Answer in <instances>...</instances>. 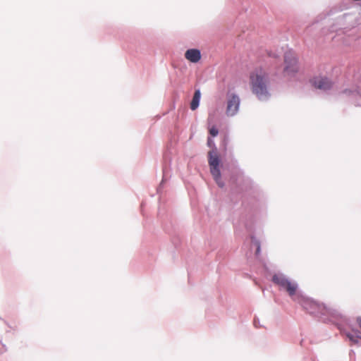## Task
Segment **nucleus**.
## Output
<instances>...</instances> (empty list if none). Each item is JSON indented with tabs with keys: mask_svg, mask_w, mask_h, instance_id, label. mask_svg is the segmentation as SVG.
<instances>
[{
	"mask_svg": "<svg viewBox=\"0 0 361 361\" xmlns=\"http://www.w3.org/2000/svg\"><path fill=\"white\" fill-rule=\"evenodd\" d=\"M353 7L355 8V11L344 13L336 17L335 22L329 27L330 32H337L340 30H350L358 25L357 13L361 8V0H346L343 1L339 6L331 8L326 13V16H334L340 11Z\"/></svg>",
	"mask_w": 361,
	"mask_h": 361,
	"instance_id": "f257e3e1",
	"label": "nucleus"
},
{
	"mask_svg": "<svg viewBox=\"0 0 361 361\" xmlns=\"http://www.w3.org/2000/svg\"><path fill=\"white\" fill-rule=\"evenodd\" d=\"M250 83L252 92L259 101L267 102L270 99L271 93L268 88L270 83L269 73L262 69L256 70L250 73Z\"/></svg>",
	"mask_w": 361,
	"mask_h": 361,
	"instance_id": "f03ea898",
	"label": "nucleus"
},
{
	"mask_svg": "<svg viewBox=\"0 0 361 361\" xmlns=\"http://www.w3.org/2000/svg\"><path fill=\"white\" fill-rule=\"evenodd\" d=\"M214 137H207V145L211 148L208 152V164L210 169V173L213 177L214 180L220 188H224L225 183L222 180L221 168L223 166V163L221 157L217 152V147L213 140Z\"/></svg>",
	"mask_w": 361,
	"mask_h": 361,
	"instance_id": "7ed1b4c3",
	"label": "nucleus"
},
{
	"mask_svg": "<svg viewBox=\"0 0 361 361\" xmlns=\"http://www.w3.org/2000/svg\"><path fill=\"white\" fill-rule=\"evenodd\" d=\"M302 307L314 318L324 323H329L331 319L324 317V312L326 310V305L323 303L320 304L312 298H303L302 302Z\"/></svg>",
	"mask_w": 361,
	"mask_h": 361,
	"instance_id": "20e7f679",
	"label": "nucleus"
},
{
	"mask_svg": "<svg viewBox=\"0 0 361 361\" xmlns=\"http://www.w3.org/2000/svg\"><path fill=\"white\" fill-rule=\"evenodd\" d=\"M272 281L286 290L290 296L295 295L298 288V283L295 281H290L283 274H274L272 276Z\"/></svg>",
	"mask_w": 361,
	"mask_h": 361,
	"instance_id": "39448f33",
	"label": "nucleus"
},
{
	"mask_svg": "<svg viewBox=\"0 0 361 361\" xmlns=\"http://www.w3.org/2000/svg\"><path fill=\"white\" fill-rule=\"evenodd\" d=\"M283 72L290 76H294L299 71L298 59L290 51L284 54Z\"/></svg>",
	"mask_w": 361,
	"mask_h": 361,
	"instance_id": "423d86ee",
	"label": "nucleus"
},
{
	"mask_svg": "<svg viewBox=\"0 0 361 361\" xmlns=\"http://www.w3.org/2000/svg\"><path fill=\"white\" fill-rule=\"evenodd\" d=\"M227 105L226 113L228 116H235L240 107V99L239 96L235 92H228L226 94Z\"/></svg>",
	"mask_w": 361,
	"mask_h": 361,
	"instance_id": "0eeeda50",
	"label": "nucleus"
},
{
	"mask_svg": "<svg viewBox=\"0 0 361 361\" xmlns=\"http://www.w3.org/2000/svg\"><path fill=\"white\" fill-rule=\"evenodd\" d=\"M310 83L316 89L327 91L333 87V82L326 76H314L310 79Z\"/></svg>",
	"mask_w": 361,
	"mask_h": 361,
	"instance_id": "6e6552de",
	"label": "nucleus"
},
{
	"mask_svg": "<svg viewBox=\"0 0 361 361\" xmlns=\"http://www.w3.org/2000/svg\"><path fill=\"white\" fill-rule=\"evenodd\" d=\"M326 311L324 312V317L331 319V322L328 324L332 323L335 324L338 329H341V324L339 323V322L344 321V317L337 310L328 308L326 306Z\"/></svg>",
	"mask_w": 361,
	"mask_h": 361,
	"instance_id": "1a4fd4ad",
	"label": "nucleus"
},
{
	"mask_svg": "<svg viewBox=\"0 0 361 361\" xmlns=\"http://www.w3.org/2000/svg\"><path fill=\"white\" fill-rule=\"evenodd\" d=\"M185 58L192 63H198L202 58L201 51L197 48H190L185 51Z\"/></svg>",
	"mask_w": 361,
	"mask_h": 361,
	"instance_id": "9d476101",
	"label": "nucleus"
},
{
	"mask_svg": "<svg viewBox=\"0 0 361 361\" xmlns=\"http://www.w3.org/2000/svg\"><path fill=\"white\" fill-rule=\"evenodd\" d=\"M342 93L355 99V105L361 106V93L357 89H345Z\"/></svg>",
	"mask_w": 361,
	"mask_h": 361,
	"instance_id": "9b49d317",
	"label": "nucleus"
},
{
	"mask_svg": "<svg viewBox=\"0 0 361 361\" xmlns=\"http://www.w3.org/2000/svg\"><path fill=\"white\" fill-rule=\"evenodd\" d=\"M200 99H201L200 89V88L195 89L192 99L190 102V108L192 111H195L199 107L200 103Z\"/></svg>",
	"mask_w": 361,
	"mask_h": 361,
	"instance_id": "f8f14e48",
	"label": "nucleus"
},
{
	"mask_svg": "<svg viewBox=\"0 0 361 361\" xmlns=\"http://www.w3.org/2000/svg\"><path fill=\"white\" fill-rule=\"evenodd\" d=\"M251 243L255 247V256L258 257L261 253V243L254 235H250Z\"/></svg>",
	"mask_w": 361,
	"mask_h": 361,
	"instance_id": "ddd939ff",
	"label": "nucleus"
},
{
	"mask_svg": "<svg viewBox=\"0 0 361 361\" xmlns=\"http://www.w3.org/2000/svg\"><path fill=\"white\" fill-rule=\"evenodd\" d=\"M339 330L341 331V334H344L353 344H358L359 341L357 340V334H355L353 331H345L343 329H342V328H341V329Z\"/></svg>",
	"mask_w": 361,
	"mask_h": 361,
	"instance_id": "4468645a",
	"label": "nucleus"
},
{
	"mask_svg": "<svg viewBox=\"0 0 361 361\" xmlns=\"http://www.w3.org/2000/svg\"><path fill=\"white\" fill-rule=\"evenodd\" d=\"M166 166H164L163 167V178H162V180H161V182L160 183V184L159 185V186L157 188V192L158 194L161 193V190L163 188L164 183L166 180Z\"/></svg>",
	"mask_w": 361,
	"mask_h": 361,
	"instance_id": "2eb2a0df",
	"label": "nucleus"
},
{
	"mask_svg": "<svg viewBox=\"0 0 361 361\" xmlns=\"http://www.w3.org/2000/svg\"><path fill=\"white\" fill-rule=\"evenodd\" d=\"M219 129L216 126H212L209 128V134L211 137H215L219 135Z\"/></svg>",
	"mask_w": 361,
	"mask_h": 361,
	"instance_id": "dca6fc26",
	"label": "nucleus"
},
{
	"mask_svg": "<svg viewBox=\"0 0 361 361\" xmlns=\"http://www.w3.org/2000/svg\"><path fill=\"white\" fill-rule=\"evenodd\" d=\"M7 348L5 344L2 343L1 338H0V355L6 352Z\"/></svg>",
	"mask_w": 361,
	"mask_h": 361,
	"instance_id": "f3484780",
	"label": "nucleus"
},
{
	"mask_svg": "<svg viewBox=\"0 0 361 361\" xmlns=\"http://www.w3.org/2000/svg\"><path fill=\"white\" fill-rule=\"evenodd\" d=\"M227 143H228V137L224 136V137L221 140V145L224 147L225 150L226 149Z\"/></svg>",
	"mask_w": 361,
	"mask_h": 361,
	"instance_id": "a211bd4d",
	"label": "nucleus"
},
{
	"mask_svg": "<svg viewBox=\"0 0 361 361\" xmlns=\"http://www.w3.org/2000/svg\"><path fill=\"white\" fill-rule=\"evenodd\" d=\"M253 324L254 326L256 327V328H258L259 326H260V324H259V319L257 317H255L254 319H253Z\"/></svg>",
	"mask_w": 361,
	"mask_h": 361,
	"instance_id": "6ab92c4d",
	"label": "nucleus"
},
{
	"mask_svg": "<svg viewBox=\"0 0 361 361\" xmlns=\"http://www.w3.org/2000/svg\"><path fill=\"white\" fill-rule=\"evenodd\" d=\"M352 331L357 334V340L361 339V332L357 329H353Z\"/></svg>",
	"mask_w": 361,
	"mask_h": 361,
	"instance_id": "aec40b11",
	"label": "nucleus"
},
{
	"mask_svg": "<svg viewBox=\"0 0 361 361\" xmlns=\"http://www.w3.org/2000/svg\"><path fill=\"white\" fill-rule=\"evenodd\" d=\"M356 321L359 326L361 328V317H357Z\"/></svg>",
	"mask_w": 361,
	"mask_h": 361,
	"instance_id": "412c9836",
	"label": "nucleus"
},
{
	"mask_svg": "<svg viewBox=\"0 0 361 361\" xmlns=\"http://www.w3.org/2000/svg\"><path fill=\"white\" fill-rule=\"evenodd\" d=\"M164 229H165L166 232L169 233V231H168L166 228H164Z\"/></svg>",
	"mask_w": 361,
	"mask_h": 361,
	"instance_id": "4be33fe9",
	"label": "nucleus"
},
{
	"mask_svg": "<svg viewBox=\"0 0 361 361\" xmlns=\"http://www.w3.org/2000/svg\"><path fill=\"white\" fill-rule=\"evenodd\" d=\"M160 209L159 210V212H158V215L159 216L160 215Z\"/></svg>",
	"mask_w": 361,
	"mask_h": 361,
	"instance_id": "5701e85b",
	"label": "nucleus"
}]
</instances>
